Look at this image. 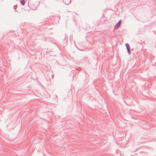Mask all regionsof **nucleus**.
Instances as JSON below:
<instances>
[{
	"label": "nucleus",
	"instance_id": "obj_1",
	"mask_svg": "<svg viewBox=\"0 0 156 156\" xmlns=\"http://www.w3.org/2000/svg\"><path fill=\"white\" fill-rule=\"evenodd\" d=\"M126 47L127 50L130 49L129 46V44H127V43L126 44Z\"/></svg>",
	"mask_w": 156,
	"mask_h": 156
},
{
	"label": "nucleus",
	"instance_id": "obj_2",
	"mask_svg": "<svg viewBox=\"0 0 156 156\" xmlns=\"http://www.w3.org/2000/svg\"><path fill=\"white\" fill-rule=\"evenodd\" d=\"M21 3L23 5H24L25 3V1L24 0H21L20 1Z\"/></svg>",
	"mask_w": 156,
	"mask_h": 156
},
{
	"label": "nucleus",
	"instance_id": "obj_3",
	"mask_svg": "<svg viewBox=\"0 0 156 156\" xmlns=\"http://www.w3.org/2000/svg\"><path fill=\"white\" fill-rule=\"evenodd\" d=\"M120 25H119V24H118V23L115 26V29H117L119 27Z\"/></svg>",
	"mask_w": 156,
	"mask_h": 156
},
{
	"label": "nucleus",
	"instance_id": "obj_4",
	"mask_svg": "<svg viewBox=\"0 0 156 156\" xmlns=\"http://www.w3.org/2000/svg\"><path fill=\"white\" fill-rule=\"evenodd\" d=\"M121 23V20H120L119 21V22L118 23V24H119V25H120V24Z\"/></svg>",
	"mask_w": 156,
	"mask_h": 156
},
{
	"label": "nucleus",
	"instance_id": "obj_5",
	"mask_svg": "<svg viewBox=\"0 0 156 156\" xmlns=\"http://www.w3.org/2000/svg\"><path fill=\"white\" fill-rule=\"evenodd\" d=\"M127 51H128V53H129V54H130V49H127Z\"/></svg>",
	"mask_w": 156,
	"mask_h": 156
}]
</instances>
